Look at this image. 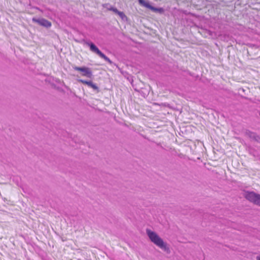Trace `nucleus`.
<instances>
[{
	"label": "nucleus",
	"instance_id": "obj_2",
	"mask_svg": "<svg viewBox=\"0 0 260 260\" xmlns=\"http://www.w3.org/2000/svg\"><path fill=\"white\" fill-rule=\"evenodd\" d=\"M244 197L249 202L260 206V194L253 191H247Z\"/></svg>",
	"mask_w": 260,
	"mask_h": 260
},
{
	"label": "nucleus",
	"instance_id": "obj_10",
	"mask_svg": "<svg viewBox=\"0 0 260 260\" xmlns=\"http://www.w3.org/2000/svg\"><path fill=\"white\" fill-rule=\"evenodd\" d=\"M110 10L112 11L113 12H114L115 14H117L119 11H118L116 8H111L110 9Z\"/></svg>",
	"mask_w": 260,
	"mask_h": 260
},
{
	"label": "nucleus",
	"instance_id": "obj_7",
	"mask_svg": "<svg viewBox=\"0 0 260 260\" xmlns=\"http://www.w3.org/2000/svg\"><path fill=\"white\" fill-rule=\"evenodd\" d=\"M139 3L142 6H144L146 8H149L150 7V5L148 2L145 1V0H138Z\"/></svg>",
	"mask_w": 260,
	"mask_h": 260
},
{
	"label": "nucleus",
	"instance_id": "obj_6",
	"mask_svg": "<svg viewBox=\"0 0 260 260\" xmlns=\"http://www.w3.org/2000/svg\"><path fill=\"white\" fill-rule=\"evenodd\" d=\"M32 21L33 22L37 23L39 25L46 27H50L51 26V23L50 21L43 18H33Z\"/></svg>",
	"mask_w": 260,
	"mask_h": 260
},
{
	"label": "nucleus",
	"instance_id": "obj_9",
	"mask_svg": "<svg viewBox=\"0 0 260 260\" xmlns=\"http://www.w3.org/2000/svg\"><path fill=\"white\" fill-rule=\"evenodd\" d=\"M117 15L123 21H127V17L123 12L119 11Z\"/></svg>",
	"mask_w": 260,
	"mask_h": 260
},
{
	"label": "nucleus",
	"instance_id": "obj_3",
	"mask_svg": "<svg viewBox=\"0 0 260 260\" xmlns=\"http://www.w3.org/2000/svg\"><path fill=\"white\" fill-rule=\"evenodd\" d=\"M87 45L89 47L91 51L97 54L101 57L103 58L106 61H108L110 63H112V61L107 57L104 54H103L99 48L92 43L88 42L86 43Z\"/></svg>",
	"mask_w": 260,
	"mask_h": 260
},
{
	"label": "nucleus",
	"instance_id": "obj_11",
	"mask_svg": "<svg viewBox=\"0 0 260 260\" xmlns=\"http://www.w3.org/2000/svg\"><path fill=\"white\" fill-rule=\"evenodd\" d=\"M256 259L257 260H260V255L256 256Z\"/></svg>",
	"mask_w": 260,
	"mask_h": 260
},
{
	"label": "nucleus",
	"instance_id": "obj_8",
	"mask_svg": "<svg viewBox=\"0 0 260 260\" xmlns=\"http://www.w3.org/2000/svg\"><path fill=\"white\" fill-rule=\"evenodd\" d=\"M149 9H150V10H151L152 11H153V12H157V13H162L164 12V9L162 8H156L152 7L151 5H150V7H149Z\"/></svg>",
	"mask_w": 260,
	"mask_h": 260
},
{
	"label": "nucleus",
	"instance_id": "obj_1",
	"mask_svg": "<svg viewBox=\"0 0 260 260\" xmlns=\"http://www.w3.org/2000/svg\"><path fill=\"white\" fill-rule=\"evenodd\" d=\"M146 234L149 240L155 246L167 254L171 252L169 244L155 231L150 229H146Z\"/></svg>",
	"mask_w": 260,
	"mask_h": 260
},
{
	"label": "nucleus",
	"instance_id": "obj_5",
	"mask_svg": "<svg viewBox=\"0 0 260 260\" xmlns=\"http://www.w3.org/2000/svg\"><path fill=\"white\" fill-rule=\"evenodd\" d=\"M77 81L83 84L86 85L97 92H99V87L96 84L91 80H85L81 79H78Z\"/></svg>",
	"mask_w": 260,
	"mask_h": 260
},
{
	"label": "nucleus",
	"instance_id": "obj_4",
	"mask_svg": "<svg viewBox=\"0 0 260 260\" xmlns=\"http://www.w3.org/2000/svg\"><path fill=\"white\" fill-rule=\"evenodd\" d=\"M73 68L75 71L80 72L81 75L83 77L90 78L92 76V71L89 68L86 67H79L74 66Z\"/></svg>",
	"mask_w": 260,
	"mask_h": 260
}]
</instances>
